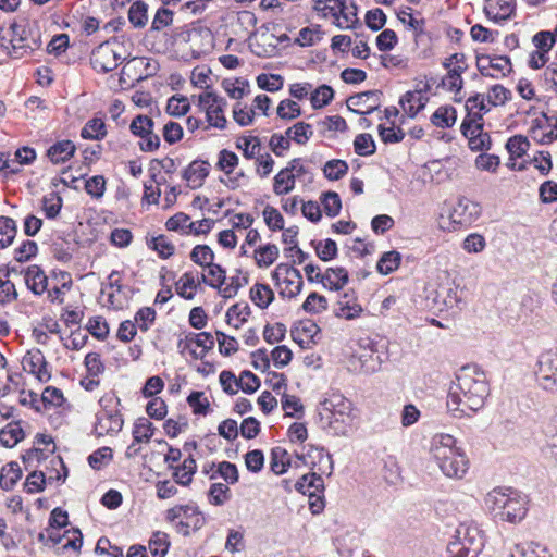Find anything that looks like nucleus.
Returning <instances> with one entry per match:
<instances>
[{
    "label": "nucleus",
    "instance_id": "obj_1",
    "mask_svg": "<svg viewBox=\"0 0 557 557\" xmlns=\"http://www.w3.org/2000/svg\"><path fill=\"white\" fill-rule=\"evenodd\" d=\"M462 374L457 376V383H453L447 397V409L455 418L470 416L476 412L485 403L490 394V386L484 372L476 366H466Z\"/></svg>",
    "mask_w": 557,
    "mask_h": 557
},
{
    "label": "nucleus",
    "instance_id": "obj_2",
    "mask_svg": "<svg viewBox=\"0 0 557 557\" xmlns=\"http://www.w3.org/2000/svg\"><path fill=\"white\" fill-rule=\"evenodd\" d=\"M430 454L442 472L448 478H462L469 466L465 451L456 446V438L437 433L431 438Z\"/></svg>",
    "mask_w": 557,
    "mask_h": 557
},
{
    "label": "nucleus",
    "instance_id": "obj_3",
    "mask_svg": "<svg viewBox=\"0 0 557 557\" xmlns=\"http://www.w3.org/2000/svg\"><path fill=\"white\" fill-rule=\"evenodd\" d=\"M486 504L498 509L496 516L502 520L518 523L528 512V496L511 487H497L487 494Z\"/></svg>",
    "mask_w": 557,
    "mask_h": 557
},
{
    "label": "nucleus",
    "instance_id": "obj_4",
    "mask_svg": "<svg viewBox=\"0 0 557 557\" xmlns=\"http://www.w3.org/2000/svg\"><path fill=\"white\" fill-rule=\"evenodd\" d=\"M535 379L543 389L557 393V349L546 350L539 356Z\"/></svg>",
    "mask_w": 557,
    "mask_h": 557
},
{
    "label": "nucleus",
    "instance_id": "obj_5",
    "mask_svg": "<svg viewBox=\"0 0 557 557\" xmlns=\"http://www.w3.org/2000/svg\"><path fill=\"white\" fill-rule=\"evenodd\" d=\"M123 58L110 41L99 45L91 53L92 67L98 72L108 73L117 67Z\"/></svg>",
    "mask_w": 557,
    "mask_h": 557
},
{
    "label": "nucleus",
    "instance_id": "obj_6",
    "mask_svg": "<svg viewBox=\"0 0 557 557\" xmlns=\"http://www.w3.org/2000/svg\"><path fill=\"white\" fill-rule=\"evenodd\" d=\"M289 91L294 98L300 101L310 95L311 104H329L334 97V90L329 85H321L312 89V85L309 83H296L290 85Z\"/></svg>",
    "mask_w": 557,
    "mask_h": 557
},
{
    "label": "nucleus",
    "instance_id": "obj_7",
    "mask_svg": "<svg viewBox=\"0 0 557 557\" xmlns=\"http://www.w3.org/2000/svg\"><path fill=\"white\" fill-rule=\"evenodd\" d=\"M48 364L44 352L39 348L27 350L22 359L23 369L33 374L40 383H47L51 380Z\"/></svg>",
    "mask_w": 557,
    "mask_h": 557
},
{
    "label": "nucleus",
    "instance_id": "obj_8",
    "mask_svg": "<svg viewBox=\"0 0 557 557\" xmlns=\"http://www.w3.org/2000/svg\"><path fill=\"white\" fill-rule=\"evenodd\" d=\"M8 33H11L9 44L12 48L10 54L13 58H22L25 53L34 51L40 46L38 39H34V45H30L28 42V32L17 23H12L8 28Z\"/></svg>",
    "mask_w": 557,
    "mask_h": 557
},
{
    "label": "nucleus",
    "instance_id": "obj_9",
    "mask_svg": "<svg viewBox=\"0 0 557 557\" xmlns=\"http://www.w3.org/2000/svg\"><path fill=\"white\" fill-rule=\"evenodd\" d=\"M481 214V207L478 202H474L466 197H461L458 200L456 207L450 212V220L453 224L459 226H468L474 222Z\"/></svg>",
    "mask_w": 557,
    "mask_h": 557
},
{
    "label": "nucleus",
    "instance_id": "obj_10",
    "mask_svg": "<svg viewBox=\"0 0 557 557\" xmlns=\"http://www.w3.org/2000/svg\"><path fill=\"white\" fill-rule=\"evenodd\" d=\"M158 70L156 61L146 58H134L122 69V78L127 76L129 79L141 81L153 75Z\"/></svg>",
    "mask_w": 557,
    "mask_h": 557
},
{
    "label": "nucleus",
    "instance_id": "obj_11",
    "mask_svg": "<svg viewBox=\"0 0 557 557\" xmlns=\"http://www.w3.org/2000/svg\"><path fill=\"white\" fill-rule=\"evenodd\" d=\"M124 420L119 409L108 413L98 412L96 414L95 433L97 436L104 434H117L122 431Z\"/></svg>",
    "mask_w": 557,
    "mask_h": 557
},
{
    "label": "nucleus",
    "instance_id": "obj_12",
    "mask_svg": "<svg viewBox=\"0 0 557 557\" xmlns=\"http://www.w3.org/2000/svg\"><path fill=\"white\" fill-rule=\"evenodd\" d=\"M467 114L462 120L460 132L462 136L481 133L484 128L483 116L491 111L492 107H465Z\"/></svg>",
    "mask_w": 557,
    "mask_h": 557
},
{
    "label": "nucleus",
    "instance_id": "obj_13",
    "mask_svg": "<svg viewBox=\"0 0 557 557\" xmlns=\"http://www.w3.org/2000/svg\"><path fill=\"white\" fill-rule=\"evenodd\" d=\"M459 162L460 160L458 158L446 157L443 160L429 161L426 168L430 171L432 178L436 180L437 183H442L447 180H451Z\"/></svg>",
    "mask_w": 557,
    "mask_h": 557
},
{
    "label": "nucleus",
    "instance_id": "obj_14",
    "mask_svg": "<svg viewBox=\"0 0 557 557\" xmlns=\"http://www.w3.org/2000/svg\"><path fill=\"white\" fill-rule=\"evenodd\" d=\"M335 317L352 320L362 312V307L357 302V296L354 289L344 292L336 304Z\"/></svg>",
    "mask_w": 557,
    "mask_h": 557
},
{
    "label": "nucleus",
    "instance_id": "obj_15",
    "mask_svg": "<svg viewBox=\"0 0 557 557\" xmlns=\"http://www.w3.org/2000/svg\"><path fill=\"white\" fill-rule=\"evenodd\" d=\"M27 288L36 296L42 295L48 287V276L38 264H32L23 270Z\"/></svg>",
    "mask_w": 557,
    "mask_h": 557
},
{
    "label": "nucleus",
    "instance_id": "obj_16",
    "mask_svg": "<svg viewBox=\"0 0 557 557\" xmlns=\"http://www.w3.org/2000/svg\"><path fill=\"white\" fill-rule=\"evenodd\" d=\"M515 0H485L484 12L495 22L509 20L515 12Z\"/></svg>",
    "mask_w": 557,
    "mask_h": 557
},
{
    "label": "nucleus",
    "instance_id": "obj_17",
    "mask_svg": "<svg viewBox=\"0 0 557 557\" xmlns=\"http://www.w3.org/2000/svg\"><path fill=\"white\" fill-rule=\"evenodd\" d=\"M211 164L208 160L195 159L184 169L182 177L187 182H198L193 188L199 187L209 176Z\"/></svg>",
    "mask_w": 557,
    "mask_h": 557
},
{
    "label": "nucleus",
    "instance_id": "obj_18",
    "mask_svg": "<svg viewBox=\"0 0 557 557\" xmlns=\"http://www.w3.org/2000/svg\"><path fill=\"white\" fill-rule=\"evenodd\" d=\"M281 271H284V275H286V276L293 275L294 277H296L297 284L295 286V289L289 290L288 294H286L284 289L280 290V296H282V297L287 296L288 298H294L297 295H299L302 289V286H304L302 275H301L300 271L298 269H296L293 264H288V263L277 264L276 268L271 273L272 280L274 281L275 285H280V272Z\"/></svg>",
    "mask_w": 557,
    "mask_h": 557
},
{
    "label": "nucleus",
    "instance_id": "obj_19",
    "mask_svg": "<svg viewBox=\"0 0 557 557\" xmlns=\"http://www.w3.org/2000/svg\"><path fill=\"white\" fill-rule=\"evenodd\" d=\"M75 151V144L70 139H63L54 143L48 148L47 157L53 164H60L74 157Z\"/></svg>",
    "mask_w": 557,
    "mask_h": 557
},
{
    "label": "nucleus",
    "instance_id": "obj_20",
    "mask_svg": "<svg viewBox=\"0 0 557 557\" xmlns=\"http://www.w3.org/2000/svg\"><path fill=\"white\" fill-rule=\"evenodd\" d=\"M21 423L22 420H15L0 430V444L3 447L13 448L25 438L26 434Z\"/></svg>",
    "mask_w": 557,
    "mask_h": 557
},
{
    "label": "nucleus",
    "instance_id": "obj_21",
    "mask_svg": "<svg viewBox=\"0 0 557 557\" xmlns=\"http://www.w3.org/2000/svg\"><path fill=\"white\" fill-rule=\"evenodd\" d=\"M294 165H287L282 169L273 178V191L277 196L286 195L295 188L296 175L294 172Z\"/></svg>",
    "mask_w": 557,
    "mask_h": 557
},
{
    "label": "nucleus",
    "instance_id": "obj_22",
    "mask_svg": "<svg viewBox=\"0 0 557 557\" xmlns=\"http://www.w3.org/2000/svg\"><path fill=\"white\" fill-rule=\"evenodd\" d=\"M23 471L17 461H10L0 471V487L3 491H12L21 480Z\"/></svg>",
    "mask_w": 557,
    "mask_h": 557
},
{
    "label": "nucleus",
    "instance_id": "obj_23",
    "mask_svg": "<svg viewBox=\"0 0 557 557\" xmlns=\"http://www.w3.org/2000/svg\"><path fill=\"white\" fill-rule=\"evenodd\" d=\"M249 297L260 309H267L275 299L274 292L264 283H256L250 288Z\"/></svg>",
    "mask_w": 557,
    "mask_h": 557
},
{
    "label": "nucleus",
    "instance_id": "obj_24",
    "mask_svg": "<svg viewBox=\"0 0 557 557\" xmlns=\"http://www.w3.org/2000/svg\"><path fill=\"white\" fill-rule=\"evenodd\" d=\"M430 84L426 81H419L416 83L414 89L407 91L398 101V104H425L429 101L428 94L430 92Z\"/></svg>",
    "mask_w": 557,
    "mask_h": 557
},
{
    "label": "nucleus",
    "instance_id": "obj_25",
    "mask_svg": "<svg viewBox=\"0 0 557 557\" xmlns=\"http://www.w3.org/2000/svg\"><path fill=\"white\" fill-rule=\"evenodd\" d=\"M318 491V493L324 492V481L322 476L315 472H309L301 475L295 483V490L304 495H308L309 492Z\"/></svg>",
    "mask_w": 557,
    "mask_h": 557
},
{
    "label": "nucleus",
    "instance_id": "obj_26",
    "mask_svg": "<svg viewBox=\"0 0 557 557\" xmlns=\"http://www.w3.org/2000/svg\"><path fill=\"white\" fill-rule=\"evenodd\" d=\"M290 467V458L285 448L281 446H276L271 449L270 456V470L277 474H284L287 472Z\"/></svg>",
    "mask_w": 557,
    "mask_h": 557
},
{
    "label": "nucleus",
    "instance_id": "obj_27",
    "mask_svg": "<svg viewBox=\"0 0 557 557\" xmlns=\"http://www.w3.org/2000/svg\"><path fill=\"white\" fill-rule=\"evenodd\" d=\"M310 245L314 248L318 258L324 262L334 260L338 255L337 244L332 238L324 240H311Z\"/></svg>",
    "mask_w": 557,
    "mask_h": 557
},
{
    "label": "nucleus",
    "instance_id": "obj_28",
    "mask_svg": "<svg viewBox=\"0 0 557 557\" xmlns=\"http://www.w3.org/2000/svg\"><path fill=\"white\" fill-rule=\"evenodd\" d=\"M146 245L150 250L156 251L159 258L163 260L169 259L175 253L174 245L169 242L163 234L146 238Z\"/></svg>",
    "mask_w": 557,
    "mask_h": 557
},
{
    "label": "nucleus",
    "instance_id": "obj_29",
    "mask_svg": "<svg viewBox=\"0 0 557 557\" xmlns=\"http://www.w3.org/2000/svg\"><path fill=\"white\" fill-rule=\"evenodd\" d=\"M401 263V253L391 250L382 253L376 263V271L382 275H388L396 271Z\"/></svg>",
    "mask_w": 557,
    "mask_h": 557
},
{
    "label": "nucleus",
    "instance_id": "obj_30",
    "mask_svg": "<svg viewBox=\"0 0 557 557\" xmlns=\"http://www.w3.org/2000/svg\"><path fill=\"white\" fill-rule=\"evenodd\" d=\"M280 250L275 244H265L255 250L256 264L259 268H268L278 258Z\"/></svg>",
    "mask_w": 557,
    "mask_h": 557
},
{
    "label": "nucleus",
    "instance_id": "obj_31",
    "mask_svg": "<svg viewBox=\"0 0 557 557\" xmlns=\"http://www.w3.org/2000/svg\"><path fill=\"white\" fill-rule=\"evenodd\" d=\"M107 136L106 123L100 117L89 120L81 129V137L88 140H102Z\"/></svg>",
    "mask_w": 557,
    "mask_h": 557
},
{
    "label": "nucleus",
    "instance_id": "obj_32",
    "mask_svg": "<svg viewBox=\"0 0 557 557\" xmlns=\"http://www.w3.org/2000/svg\"><path fill=\"white\" fill-rule=\"evenodd\" d=\"M199 284L195 281V275L190 271L185 272L176 282L177 295L186 300L194 299Z\"/></svg>",
    "mask_w": 557,
    "mask_h": 557
},
{
    "label": "nucleus",
    "instance_id": "obj_33",
    "mask_svg": "<svg viewBox=\"0 0 557 557\" xmlns=\"http://www.w3.org/2000/svg\"><path fill=\"white\" fill-rule=\"evenodd\" d=\"M17 234L16 222L9 216H0V250L11 246Z\"/></svg>",
    "mask_w": 557,
    "mask_h": 557
},
{
    "label": "nucleus",
    "instance_id": "obj_34",
    "mask_svg": "<svg viewBox=\"0 0 557 557\" xmlns=\"http://www.w3.org/2000/svg\"><path fill=\"white\" fill-rule=\"evenodd\" d=\"M457 120L455 107H438L431 115V122L436 127L449 128Z\"/></svg>",
    "mask_w": 557,
    "mask_h": 557
},
{
    "label": "nucleus",
    "instance_id": "obj_35",
    "mask_svg": "<svg viewBox=\"0 0 557 557\" xmlns=\"http://www.w3.org/2000/svg\"><path fill=\"white\" fill-rule=\"evenodd\" d=\"M186 344L184 348H190L193 345L200 347L201 351L208 352L214 347V337L210 332L194 333L188 332L186 334Z\"/></svg>",
    "mask_w": 557,
    "mask_h": 557
},
{
    "label": "nucleus",
    "instance_id": "obj_36",
    "mask_svg": "<svg viewBox=\"0 0 557 557\" xmlns=\"http://www.w3.org/2000/svg\"><path fill=\"white\" fill-rule=\"evenodd\" d=\"M505 148L510 156V160H516L527 154L530 141L523 135H513L507 139Z\"/></svg>",
    "mask_w": 557,
    "mask_h": 557
},
{
    "label": "nucleus",
    "instance_id": "obj_37",
    "mask_svg": "<svg viewBox=\"0 0 557 557\" xmlns=\"http://www.w3.org/2000/svg\"><path fill=\"white\" fill-rule=\"evenodd\" d=\"M349 170V165L345 160L332 159L324 163L322 171L329 181H338L343 178Z\"/></svg>",
    "mask_w": 557,
    "mask_h": 557
},
{
    "label": "nucleus",
    "instance_id": "obj_38",
    "mask_svg": "<svg viewBox=\"0 0 557 557\" xmlns=\"http://www.w3.org/2000/svg\"><path fill=\"white\" fill-rule=\"evenodd\" d=\"M156 428L145 417L138 418L133 426L134 443H148L153 436Z\"/></svg>",
    "mask_w": 557,
    "mask_h": 557
},
{
    "label": "nucleus",
    "instance_id": "obj_39",
    "mask_svg": "<svg viewBox=\"0 0 557 557\" xmlns=\"http://www.w3.org/2000/svg\"><path fill=\"white\" fill-rule=\"evenodd\" d=\"M282 408L285 411V416L295 419H301L305 414V407L301 404L299 397L289 395L286 393L282 394L281 398Z\"/></svg>",
    "mask_w": 557,
    "mask_h": 557
},
{
    "label": "nucleus",
    "instance_id": "obj_40",
    "mask_svg": "<svg viewBox=\"0 0 557 557\" xmlns=\"http://www.w3.org/2000/svg\"><path fill=\"white\" fill-rule=\"evenodd\" d=\"M320 200L323 210L329 218H335L341 213L342 199L338 193L333 190L324 191L321 194Z\"/></svg>",
    "mask_w": 557,
    "mask_h": 557
},
{
    "label": "nucleus",
    "instance_id": "obj_41",
    "mask_svg": "<svg viewBox=\"0 0 557 557\" xmlns=\"http://www.w3.org/2000/svg\"><path fill=\"white\" fill-rule=\"evenodd\" d=\"M208 502L213 506H223L232 498V492L226 484L212 483L207 493Z\"/></svg>",
    "mask_w": 557,
    "mask_h": 557
},
{
    "label": "nucleus",
    "instance_id": "obj_42",
    "mask_svg": "<svg viewBox=\"0 0 557 557\" xmlns=\"http://www.w3.org/2000/svg\"><path fill=\"white\" fill-rule=\"evenodd\" d=\"M354 151L360 157H370L376 151V144L371 134L362 133L354 139Z\"/></svg>",
    "mask_w": 557,
    "mask_h": 557
},
{
    "label": "nucleus",
    "instance_id": "obj_43",
    "mask_svg": "<svg viewBox=\"0 0 557 557\" xmlns=\"http://www.w3.org/2000/svg\"><path fill=\"white\" fill-rule=\"evenodd\" d=\"M401 124L396 125V121H391V126L380 124L377 127L379 136L384 144H397L405 137V132L400 127Z\"/></svg>",
    "mask_w": 557,
    "mask_h": 557
},
{
    "label": "nucleus",
    "instance_id": "obj_44",
    "mask_svg": "<svg viewBox=\"0 0 557 557\" xmlns=\"http://www.w3.org/2000/svg\"><path fill=\"white\" fill-rule=\"evenodd\" d=\"M306 447H308L307 450V457L310 459V468L313 469L317 463H322L324 460L329 465V475H331L333 471V459L332 455L327 451H325V448L323 446H315L313 444H308Z\"/></svg>",
    "mask_w": 557,
    "mask_h": 557
},
{
    "label": "nucleus",
    "instance_id": "obj_45",
    "mask_svg": "<svg viewBox=\"0 0 557 557\" xmlns=\"http://www.w3.org/2000/svg\"><path fill=\"white\" fill-rule=\"evenodd\" d=\"M63 206V199L57 191H52L42 198V210L49 220H54L59 216Z\"/></svg>",
    "mask_w": 557,
    "mask_h": 557
},
{
    "label": "nucleus",
    "instance_id": "obj_46",
    "mask_svg": "<svg viewBox=\"0 0 557 557\" xmlns=\"http://www.w3.org/2000/svg\"><path fill=\"white\" fill-rule=\"evenodd\" d=\"M128 20L136 28H143L148 21V5L146 2L135 1L128 10Z\"/></svg>",
    "mask_w": 557,
    "mask_h": 557
},
{
    "label": "nucleus",
    "instance_id": "obj_47",
    "mask_svg": "<svg viewBox=\"0 0 557 557\" xmlns=\"http://www.w3.org/2000/svg\"><path fill=\"white\" fill-rule=\"evenodd\" d=\"M49 478L40 470L32 471L24 482V491L28 494L40 493L45 491Z\"/></svg>",
    "mask_w": 557,
    "mask_h": 557
},
{
    "label": "nucleus",
    "instance_id": "obj_48",
    "mask_svg": "<svg viewBox=\"0 0 557 557\" xmlns=\"http://www.w3.org/2000/svg\"><path fill=\"white\" fill-rule=\"evenodd\" d=\"M216 472L210 475V480L221 476L227 484H235L239 480L238 468L230 461H221L216 465Z\"/></svg>",
    "mask_w": 557,
    "mask_h": 557
},
{
    "label": "nucleus",
    "instance_id": "obj_49",
    "mask_svg": "<svg viewBox=\"0 0 557 557\" xmlns=\"http://www.w3.org/2000/svg\"><path fill=\"white\" fill-rule=\"evenodd\" d=\"M251 315L250 306L247 302H236L232 305L225 314L226 323L228 325L232 324L233 317H236L239 323L234 324L235 329H239L240 325L247 322L248 318Z\"/></svg>",
    "mask_w": 557,
    "mask_h": 557
},
{
    "label": "nucleus",
    "instance_id": "obj_50",
    "mask_svg": "<svg viewBox=\"0 0 557 557\" xmlns=\"http://www.w3.org/2000/svg\"><path fill=\"white\" fill-rule=\"evenodd\" d=\"M239 159L234 151L228 149H222L218 154V162L215 168L225 173L226 175H231L234 170L237 168Z\"/></svg>",
    "mask_w": 557,
    "mask_h": 557
},
{
    "label": "nucleus",
    "instance_id": "obj_51",
    "mask_svg": "<svg viewBox=\"0 0 557 557\" xmlns=\"http://www.w3.org/2000/svg\"><path fill=\"white\" fill-rule=\"evenodd\" d=\"M189 257L194 263L202 268H208L213 263L214 252L208 245H196L191 249Z\"/></svg>",
    "mask_w": 557,
    "mask_h": 557
},
{
    "label": "nucleus",
    "instance_id": "obj_52",
    "mask_svg": "<svg viewBox=\"0 0 557 557\" xmlns=\"http://www.w3.org/2000/svg\"><path fill=\"white\" fill-rule=\"evenodd\" d=\"M153 120L144 114L136 115L129 125L131 133L136 137H145L153 131Z\"/></svg>",
    "mask_w": 557,
    "mask_h": 557
},
{
    "label": "nucleus",
    "instance_id": "obj_53",
    "mask_svg": "<svg viewBox=\"0 0 557 557\" xmlns=\"http://www.w3.org/2000/svg\"><path fill=\"white\" fill-rule=\"evenodd\" d=\"M168 534L161 531L153 533L149 541V548L152 557H165L170 548V541Z\"/></svg>",
    "mask_w": 557,
    "mask_h": 557
},
{
    "label": "nucleus",
    "instance_id": "obj_54",
    "mask_svg": "<svg viewBox=\"0 0 557 557\" xmlns=\"http://www.w3.org/2000/svg\"><path fill=\"white\" fill-rule=\"evenodd\" d=\"M312 135L313 131L311 125L305 122H298L286 131V136L292 138L298 145L306 144Z\"/></svg>",
    "mask_w": 557,
    "mask_h": 557
},
{
    "label": "nucleus",
    "instance_id": "obj_55",
    "mask_svg": "<svg viewBox=\"0 0 557 557\" xmlns=\"http://www.w3.org/2000/svg\"><path fill=\"white\" fill-rule=\"evenodd\" d=\"M260 386V379L250 370L242 371L238 382H236V387L248 395L256 393Z\"/></svg>",
    "mask_w": 557,
    "mask_h": 557
},
{
    "label": "nucleus",
    "instance_id": "obj_56",
    "mask_svg": "<svg viewBox=\"0 0 557 557\" xmlns=\"http://www.w3.org/2000/svg\"><path fill=\"white\" fill-rule=\"evenodd\" d=\"M301 309L310 314H317L327 309V299L317 292H311L302 302Z\"/></svg>",
    "mask_w": 557,
    "mask_h": 557
},
{
    "label": "nucleus",
    "instance_id": "obj_57",
    "mask_svg": "<svg viewBox=\"0 0 557 557\" xmlns=\"http://www.w3.org/2000/svg\"><path fill=\"white\" fill-rule=\"evenodd\" d=\"M383 101H385L383 92L381 90L374 89L355 94L348 97L345 101V104H364L367 102L380 104Z\"/></svg>",
    "mask_w": 557,
    "mask_h": 557
},
{
    "label": "nucleus",
    "instance_id": "obj_58",
    "mask_svg": "<svg viewBox=\"0 0 557 557\" xmlns=\"http://www.w3.org/2000/svg\"><path fill=\"white\" fill-rule=\"evenodd\" d=\"M203 395V392L193 391L187 396V404L191 407L195 414L207 416L210 411V403Z\"/></svg>",
    "mask_w": 557,
    "mask_h": 557
},
{
    "label": "nucleus",
    "instance_id": "obj_59",
    "mask_svg": "<svg viewBox=\"0 0 557 557\" xmlns=\"http://www.w3.org/2000/svg\"><path fill=\"white\" fill-rule=\"evenodd\" d=\"M468 139V146L472 151H487L492 147V139L488 133L483 129L481 133L469 134L465 136Z\"/></svg>",
    "mask_w": 557,
    "mask_h": 557
},
{
    "label": "nucleus",
    "instance_id": "obj_60",
    "mask_svg": "<svg viewBox=\"0 0 557 557\" xmlns=\"http://www.w3.org/2000/svg\"><path fill=\"white\" fill-rule=\"evenodd\" d=\"M37 253V243L35 240L26 239L23 240L22 244L14 249V259L20 263H24L36 257Z\"/></svg>",
    "mask_w": 557,
    "mask_h": 557
},
{
    "label": "nucleus",
    "instance_id": "obj_61",
    "mask_svg": "<svg viewBox=\"0 0 557 557\" xmlns=\"http://www.w3.org/2000/svg\"><path fill=\"white\" fill-rule=\"evenodd\" d=\"M262 214L267 226L271 231L275 232L284 230V218L276 208L267 205Z\"/></svg>",
    "mask_w": 557,
    "mask_h": 557
},
{
    "label": "nucleus",
    "instance_id": "obj_62",
    "mask_svg": "<svg viewBox=\"0 0 557 557\" xmlns=\"http://www.w3.org/2000/svg\"><path fill=\"white\" fill-rule=\"evenodd\" d=\"M113 459V451L110 447L103 446L98 449H96L94 453H91L88 458V465L94 470H100L104 462L111 461Z\"/></svg>",
    "mask_w": 557,
    "mask_h": 557
},
{
    "label": "nucleus",
    "instance_id": "obj_63",
    "mask_svg": "<svg viewBox=\"0 0 557 557\" xmlns=\"http://www.w3.org/2000/svg\"><path fill=\"white\" fill-rule=\"evenodd\" d=\"M237 148L243 151V156L248 159H255L261 150V143L258 137H243L242 141L236 144Z\"/></svg>",
    "mask_w": 557,
    "mask_h": 557
},
{
    "label": "nucleus",
    "instance_id": "obj_64",
    "mask_svg": "<svg viewBox=\"0 0 557 557\" xmlns=\"http://www.w3.org/2000/svg\"><path fill=\"white\" fill-rule=\"evenodd\" d=\"M86 327L99 341L106 339L110 332L109 324L100 315L91 317Z\"/></svg>",
    "mask_w": 557,
    "mask_h": 557
}]
</instances>
